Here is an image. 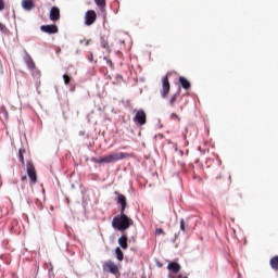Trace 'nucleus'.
I'll return each instance as SVG.
<instances>
[{
	"label": "nucleus",
	"mask_w": 278,
	"mask_h": 278,
	"mask_svg": "<svg viewBox=\"0 0 278 278\" xmlns=\"http://www.w3.org/2000/svg\"><path fill=\"white\" fill-rule=\"evenodd\" d=\"M170 119H172V121H178V123H179V121H181V118H179V115L176 114V113H172V114H170Z\"/></svg>",
	"instance_id": "25"
},
{
	"label": "nucleus",
	"mask_w": 278,
	"mask_h": 278,
	"mask_svg": "<svg viewBox=\"0 0 278 278\" xmlns=\"http://www.w3.org/2000/svg\"><path fill=\"white\" fill-rule=\"evenodd\" d=\"M101 47L102 49H110V43L108 42V40L102 39Z\"/></svg>",
	"instance_id": "23"
},
{
	"label": "nucleus",
	"mask_w": 278,
	"mask_h": 278,
	"mask_svg": "<svg viewBox=\"0 0 278 278\" xmlns=\"http://www.w3.org/2000/svg\"><path fill=\"white\" fill-rule=\"evenodd\" d=\"M170 278H188V275L179 274V275H176V276H170Z\"/></svg>",
	"instance_id": "28"
},
{
	"label": "nucleus",
	"mask_w": 278,
	"mask_h": 278,
	"mask_svg": "<svg viewBox=\"0 0 278 278\" xmlns=\"http://www.w3.org/2000/svg\"><path fill=\"white\" fill-rule=\"evenodd\" d=\"M22 181H27V176H22Z\"/></svg>",
	"instance_id": "34"
},
{
	"label": "nucleus",
	"mask_w": 278,
	"mask_h": 278,
	"mask_svg": "<svg viewBox=\"0 0 278 278\" xmlns=\"http://www.w3.org/2000/svg\"><path fill=\"white\" fill-rule=\"evenodd\" d=\"M41 31H45V34H58V26L56 25H43V26H41Z\"/></svg>",
	"instance_id": "10"
},
{
	"label": "nucleus",
	"mask_w": 278,
	"mask_h": 278,
	"mask_svg": "<svg viewBox=\"0 0 278 278\" xmlns=\"http://www.w3.org/2000/svg\"><path fill=\"white\" fill-rule=\"evenodd\" d=\"M26 66L29 68V71L36 68V63L34 62V59H31V55L26 54L24 59Z\"/></svg>",
	"instance_id": "14"
},
{
	"label": "nucleus",
	"mask_w": 278,
	"mask_h": 278,
	"mask_svg": "<svg viewBox=\"0 0 278 278\" xmlns=\"http://www.w3.org/2000/svg\"><path fill=\"white\" fill-rule=\"evenodd\" d=\"M23 153H25V151L23 149H20L18 150V159H20L22 166H25V156L23 155Z\"/></svg>",
	"instance_id": "20"
},
{
	"label": "nucleus",
	"mask_w": 278,
	"mask_h": 278,
	"mask_svg": "<svg viewBox=\"0 0 278 278\" xmlns=\"http://www.w3.org/2000/svg\"><path fill=\"white\" fill-rule=\"evenodd\" d=\"M115 255L118 262H123V260H125V254L123 253V250H121V248L115 249Z\"/></svg>",
	"instance_id": "16"
},
{
	"label": "nucleus",
	"mask_w": 278,
	"mask_h": 278,
	"mask_svg": "<svg viewBox=\"0 0 278 278\" xmlns=\"http://www.w3.org/2000/svg\"><path fill=\"white\" fill-rule=\"evenodd\" d=\"M219 179H223V175H217V177H216V180L218 181Z\"/></svg>",
	"instance_id": "33"
},
{
	"label": "nucleus",
	"mask_w": 278,
	"mask_h": 278,
	"mask_svg": "<svg viewBox=\"0 0 278 278\" xmlns=\"http://www.w3.org/2000/svg\"><path fill=\"white\" fill-rule=\"evenodd\" d=\"M180 230L186 231V222L184 219H180Z\"/></svg>",
	"instance_id": "26"
},
{
	"label": "nucleus",
	"mask_w": 278,
	"mask_h": 278,
	"mask_svg": "<svg viewBox=\"0 0 278 278\" xmlns=\"http://www.w3.org/2000/svg\"><path fill=\"white\" fill-rule=\"evenodd\" d=\"M97 21V12L94 10H89L85 14V24L90 27V25H94Z\"/></svg>",
	"instance_id": "8"
},
{
	"label": "nucleus",
	"mask_w": 278,
	"mask_h": 278,
	"mask_svg": "<svg viewBox=\"0 0 278 278\" xmlns=\"http://www.w3.org/2000/svg\"><path fill=\"white\" fill-rule=\"evenodd\" d=\"M269 265L271 266L273 270H278V255L270 258Z\"/></svg>",
	"instance_id": "17"
},
{
	"label": "nucleus",
	"mask_w": 278,
	"mask_h": 278,
	"mask_svg": "<svg viewBox=\"0 0 278 278\" xmlns=\"http://www.w3.org/2000/svg\"><path fill=\"white\" fill-rule=\"evenodd\" d=\"M5 10V1L0 0V12H3Z\"/></svg>",
	"instance_id": "27"
},
{
	"label": "nucleus",
	"mask_w": 278,
	"mask_h": 278,
	"mask_svg": "<svg viewBox=\"0 0 278 278\" xmlns=\"http://www.w3.org/2000/svg\"><path fill=\"white\" fill-rule=\"evenodd\" d=\"M132 114H135V116L132 117V121L134 123H136V125H139V127L147 125V113L144 112V110L135 109L132 111Z\"/></svg>",
	"instance_id": "3"
},
{
	"label": "nucleus",
	"mask_w": 278,
	"mask_h": 278,
	"mask_svg": "<svg viewBox=\"0 0 278 278\" xmlns=\"http://www.w3.org/2000/svg\"><path fill=\"white\" fill-rule=\"evenodd\" d=\"M114 194L115 197H117L116 198L117 204L121 205L119 212L122 213L125 212V210H127V198L118 191H114Z\"/></svg>",
	"instance_id": "7"
},
{
	"label": "nucleus",
	"mask_w": 278,
	"mask_h": 278,
	"mask_svg": "<svg viewBox=\"0 0 278 278\" xmlns=\"http://www.w3.org/2000/svg\"><path fill=\"white\" fill-rule=\"evenodd\" d=\"M179 91L174 93L170 98H169V105L170 108H175V103L177 101V99H179Z\"/></svg>",
	"instance_id": "18"
},
{
	"label": "nucleus",
	"mask_w": 278,
	"mask_h": 278,
	"mask_svg": "<svg viewBox=\"0 0 278 278\" xmlns=\"http://www.w3.org/2000/svg\"><path fill=\"white\" fill-rule=\"evenodd\" d=\"M31 71V75H33V77H35L36 79H40V71L39 70H37L36 67L35 68H33V70H30Z\"/></svg>",
	"instance_id": "21"
},
{
	"label": "nucleus",
	"mask_w": 278,
	"mask_h": 278,
	"mask_svg": "<svg viewBox=\"0 0 278 278\" xmlns=\"http://www.w3.org/2000/svg\"><path fill=\"white\" fill-rule=\"evenodd\" d=\"M27 175L30 179L31 186H34L38 181V176L36 175V167L31 161H28L26 164Z\"/></svg>",
	"instance_id": "6"
},
{
	"label": "nucleus",
	"mask_w": 278,
	"mask_h": 278,
	"mask_svg": "<svg viewBox=\"0 0 278 278\" xmlns=\"http://www.w3.org/2000/svg\"><path fill=\"white\" fill-rule=\"evenodd\" d=\"M155 233H156V236H162L164 233V229L157 228Z\"/></svg>",
	"instance_id": "29"
},
{
	"label": "nucleus",
	"mask_w": 278,
	"mask_h": 278,
	"mask_svg": "<svg viewBox=\"0 0 278 278\" xmlns=\"http://www.w3.org/2000/svg\"><path fill=\"white\" fill-rule=\"evenodd\" d=\"M1 114L4 118V121H8V118H10V114L8 113V109L5 108V105L1 106Z\"/></svg>",
	"instance_id": "19"
},
{
	"label": "nucleus",
	"mask_w": 278,
	"mask_h": 278,
	"mask_svg": "<svg viewBox=\"0 0 278 278\" xmlns=\"http://www.w3.org/2000/svg\"><path fill=\"white\" fill-rule=\"evenodd\" d=\"M98 8H105V0H94Z\"/></svg>",
	"instance_id": "22"
},
{
	"label": "nucleus",
	"mask_w": 278,
	"mask_h": 278,
	"mask_svg": "<svg viewBox=\"0 0 278 278\" xmlns=\"http://www.w3.org/2000/svg\"><path fill=\"white\" fill-rule=\"evenodd\" d=\"M5 30V25H3V23H0V31H4Z\"/></svg>",
	"instance_id": "30"
},
{
	"label": "nucleus",
	"mask_w": 278,
	"mask_h": 278,
	"mask_svg": "<svg viewBox=\"0 0 278 278\" xmlns=\"http://www.w3.org/2000/svg\"><path fill=\"white\" fill-rule=\"evenodd\" d=\"M104 273H110L111 275H118L121 269L118 268V265L114 263L113 261L109 260L102 265Z\"/></svg>",
	"instance_id": "5"
},
{
	"label": "nucleus",
	"mask_w": 278,
	"mask_h": 278,
	"mask_svg": "<svg viewBox=\"0 0 278 278\" xmlns=\"http://www.w3.org/2000/svg\"><path fill=\"white\" fill-rule=\"evenodd\" d=\"M131 225H134V219L127 216L125 212H119V215L115 216L112 220V227L117 229V231H127Z\"/></svg>",
	"instance_id": "1"
},
{
	"label": "nucleus",
	"mask_w": 278,
	"mask_h": 278,
	"mask_svg": "<svg viewBox=\"0 0 278 278\" xmlns=\"http://www.w3.org/2000/svg\"><path fill=\"white\" fill-rule=\"evenodd\" d=\"M167 270H169V273H173L174 275H177V273L181 270V265H179V263L177 262H170L167 265Z\"/></svg>",
	"instance_id": "9"
},
{
	"label": "nucleus",
	"mask_w": 278,
	"mask_h": 278,
	"mask_svg": "<svg viewBox=\"0 0 278 278\" xmlns=\"http://www.w3.org/2000/svg\"><path fill=\"white\" fill-rule=\"evenodd\" d=\"M178 81H179L181 88H184V90H190V88H191L192 85L190 84V80H189V79H187V78L184 77V76H180V77L178 78Z\"/></svg>",
	"instance_id": "12"
},
{
	"label": "nucleus",
	"mask_w": 278,
	"mask_h": 278,
	"mask_svg": "<svg viewBox=\"0 0 278 278\" xmlns=\"http://www.w3.org/2000/svg\"><path fill=\"white\" fill-rule=\"evenodd\" d=\"M63 79H64V84L65 86H68V84H71V76L65 74L63 75Z\"/></svg>",
	"instance_id": "24"
},
{
	"label": "nucleus",
	"mask_w": 278,
	"mask_h": 278,
	"mask_svg": "<svg viewBox=\"0 0 278 278\" xmlns=\"http://www.w3.org/2000/svg\"><path fill=\"white\" fill-rule=\"evenodd\" d=\"M129 153L127 152H116L106 154L103 157H91V162L94 164H114V162H119V160H127Z\"/></svg>",
	"instance_id": "2"
},
{
	"label": "nucleus",
	"mask_w": 278,
	"mask_h": 278,
	"mask_svg": "<svg viewBox=\"0 0 278 278\" xmlns=\"http://www.w3.org/2000/svg\"><path fill=\"white\" fill-rule=\"evenodd\" d=\"M168 77H170V72H168L166 76L162 78L161 97L163 99H166V97L170 94V83L168 81Z\"/></svg>",
	"instance_id": "4"
},
{
	"label": "nucleus",
	"mask_w": 278,
	"mask_h": 278,
	"mask_svg": "<svg viewBox=\"0 0 278 278\" xmlns=\"http://www.w3.org/2000/svg\"><path fill=\"white\" fill-rule=\"evenodd\" d=\"M127 240H128L127 235H123V236L119 237L118 240H117L119 247H121L124 251H127V249H128Z\"/></svg>",
	"instance_id": "13"
},
{
	"label": "nucleus",
	"mask_w": 278,
	"mask_h": 278,
	"mask_svg": "<svg viewBox=\"0 0 278 278\" xmlns=\"http://www.w3.org/2000/svg\"><path fill=\"white\" fill-rule=\"evenodd\" d=\"M118 42H119V45H125V39L119 38V39H118Z\"/></svg>",
	"instance_id": "31"
},
{
	"label": "nucleus",
	"mask_w": 278,
	"mask_h": 278,
	"mask_svg": "<svg viewBox=\"0 0 278 278\" xmlns=\"http://www.w3.org/2000/svg\"><path fill=\"white\" fill-rule=\"evenodd\" d=\"M60 18V8L52 7L50 10V21H58Z\"/></svg>",
	"instance_id": "11"
},
{
	"label": "nucleus",
	"mask_w": 278,
	"mask_h": 278,
	"mask_svg": "<svg viewBox=\"0 0 278 278\" xmlns=\"http://www.w3.org/2000/svg\"><path fill=\"white\" fill-rule=\"evenodd\" d=\"M22 8L24 10H34L36 8V4H34V0H23L22 1Z\"/></svg>",
	"instance_id": "15"
},
{
	"label": "nucleus",
	"mask_w": 278,
	"mask_h": 278,
	"mask_svg": "<svg viewBox=\"0 0 278 278\" xmlns=\"http://www.w3.org/2000/svg\"><path fill=\"white\" fill-rule=\"evenodd\" d=\"M88 60L89 62H94V58L92 56V54L89 55Z\"/></svg>",
	"instance_id": "32"
}]
</instances>
